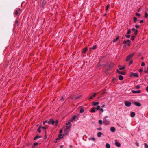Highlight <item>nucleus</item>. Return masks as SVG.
I'll list each match as a JSON object with an SVG mask.
<instances>
[{"mask_svg": "<svg viewBox=\"0 0 148 148\" xmlns=\"http://www.w3.org/2000/svg\"><path fill=\"white\" fill-rule=\"evenodd\" d=\"M140 90L135 91L134 90L132 91V92L133 93H140Z\"/></svg>", "mask_w": 148, "mask_h": 148, "instance_id": "obj_13", "label": "nucleus"}, {"mask_svg": "<svg viewBox=\"0 0 148 148\" xmlns=\"http://www.w3.org/2000/svg\"><path fill=\"white\" fill-rule=\"evenodd\" d=\"M101 66V64L99 63V64L97 66V69L99 68V67H100Z\"/></svg>", "mask_w": 148, "mask_h": 148, "instance_id": "obj_34", "label": "nucleus"}, {"mask_svg": "<svg viewBox=\"0 0 148 148\" xmlns=\"http://www.w3.org/2000/svg\"><path fill=\"white\" fill-rule=\"evenodd\" d=\"M96 46L95 45V46H94L90 48V49H96Z\"/></svg>", "mask_w": 148, "mask_h": 148, "instance_id": "obj_35", "label": "nucleus"}, {"mask_svg": "<svg viewBox=\"0 0 148 148\" xmlns=\"http://www.w3.org/2000/svg\"><path fill=\"white\" fill-rule=\"evenodd\" d=\"M99 104L98 102H93V105L94 106H95L98 105Z\"/></svg>", "mask_w": 148, "mask_h": 148, "instance_id": "obj_21", "label": "nucleus"}, {"mask_svg": "<svg viewBox=\"0 0 148 148\" xmlns=\"http://www.w3.org/2000/svg\"><path fill=\"white\" fill-rule=\"evenodd\" d=\"M114 64L113 63H108L107 64H105L104 66L105 67H107V68H109L112 67L114 66Z\"/></svg>", "mask_w": 148, "mask_h": 148, "instance_id": "obj_3", "label": "nucleus"}, {"mask_svg": "<svg viewBox=\"0 0 148 148\" xmlns=\"http://www.w3.org/2000/svg\"><path fill=\"white\" fill-rule=\"evenodd\" d=\"M134 34H137V32H138V30H136L135 31Z\"/></svg>", "mask_w": 148, "mask_h": 148, "instance_id": "obj_47", "label": "nucleus"}, {"mask_svg": "<svg viewBox=\"0 0 148 148\" xmlns=\"http://www.w3.org/2000/svg\"><path fill=\"white\" fill-rule=\"evenodd\" d=\"M47 122V121H44L43 122V124H45V123Z\"/></svg>", "mask_w": 148, "mask_h": 148, "instance_id": "obj_62", "label": "nucleus"}, {"mask_svg": "<svg viewBox=\"0 0 148 148\" xmlns=\"http://www.w3.org/2000/svg\"><path fill=\"white\" fill-rule=\"evenodd\" d=\"M144 72L145 73H148V67L147 68L146 70Z\"/></svg>", "mask_w": 148, "mask_h": 148, "instance_id": "obj_37", "label": "nucleus"}, {"mask_svg": "<svg viewBox=\"0 0 148 148\" xmlns=\"http://www.w3.org/2000/svg\"><path fill=\"white\" fill-rule=\"evenodd\" d=\"M135 27L136 28H138L139 27V26L137 25H135Z\"/></svg>", "mask_w": 148, "mask_h": 148, "instance_id": "obj_54", "label": "nucleus"}, {"mask_svg": "<svg viewBox=\"0 0 148 148\" xmlns=\"http://www.w3.org/2000/svg\"><path fill=\"white\" fill-rule=\"evenodd\" d=\"M38 143L37 142H35L34 143V146H36L38 145Z\"/></svg>", "mask_w": 148, "mask_h": 148, "instance_id": "obj_46", "label": "nucleus"}, {"mask_svg": "<svg viewBox=\"0 0 148 148\" xmlns=\"http://www.w3.org/2000/svg\"><path fill=\"white\" fill-rule=\"evenodd\" d=\"M130 76L131 77L133 76L136 77H138V75L137 73L131 72L130 73Z\"/></svg>", "mask_w": 148, "mask_h": 148, "instance_id": "obj_5", "label": "nucleus"}, {"mask_svg": "<svg viewBox=\"0 0 148 148\" xmlns=\"http://www.w3.org/2000/svg\"><path fill=\"white\" fill-rule=\"evenodd\" d=\"M71 126V124L69 122L66 123V129H68Z\"/></svg>", "mask_w": 148, "mask_h": 148, "instance_id": "obj_8", "label": "nucleus"}, {"mask_svg": "<svg viewBox=\"0 0 148 148\" xmlns=\"http://www.w3.org/2000/svg\"><path fill=\"white\" fill-rule=\"evenodd\" d=\"M137 20V18L135 17L133 18V21L134 22H136Z\"/></svg>", "mask_w": 148, "mask_h": 148, "instance_id": "obj_29", "label": "nucleus"}, {"mask_svg": "<svg viewBox=\"0 0 148 148\" xmlns=\"http://www.w3.org/2000/svg\"><path fill=\"white\" fill-rule=\"evenodd\" d=\"M125 36L127 38H129L130 37V35H126Z\"/></svg>", "mask_w": 148, "mask_h": 148, "instance_id": "obj_44", "label": "nucleus"}, {"mask_svg": "<svg viewBox=\"0 0 148 148\" xmlns=\"http://www.w3.org/2000/svg\"><path fill=\"white\" fill-rule=\"evenodd\" d=\"M88 48L87 47H85L83 50V53H84L87 51Z\"/></svg>", "mask_w": 148, "mask_h": 148, "instance_id": "obj_15", "label": "nucleus"}, {"mask_svg": "<svg viewBox=\"0 0 148 148\" xmlns=\"http://www.w3.org/2000/svg\"><path fill=\"white\" fill-rule=\"evenodd\" d=\"M145 148H148V145L146 143L144 144Z\"/></svg>", "mask_w": 148, "mask_h": 148, "instance_id": "obj_30", "label": "nucleus"}, {"mask_svg": "<svg viewBox=\"0 0 148 148\" xmlns=\"http://www.w3.org/2000/svg\"><path fill=\"white\" fill-rule=\"evenodd\" d=\"M64 132H65V133L64 134L65 135L67 134L69 132L68 129H67L66 128L64 130Z\"/></svg>", "mask_w": 148, "mask_h": 148, "instance_id": "obj_22", "label": "nucleus"}, {"mask_svg": "<svg viewBox=\"0 0 148 148\" xmlns=\"http://www.w3.org/2000/svg\"><path fill=\"white\" fill-rule=\"evenodd\" d=\"M100 111H101L102 112H103V110L102 108H100L99 110Z\"/></svg>", "mask_w": 148, "mask_h": 148, "instance_id": "obj_49", "label": "nucleus"}, {"mask_svg": "<svg viewBox=\"0 0 148 148\" xmlns=\"http://www.w3.org/2000/svg\"><path fill=\"white\" fill-rule=\"evenodd\" d=\"M119 36H117L115 39H114V40H113V42H116L119 39Z\"/></svg>", "mask_w": 148, "mask_h": 148, "instance_id": "obj_17", "label": "nucleus"}, {"mask_svg": "<svg viewBox=\"0 0 148 148\" xmlns=\"http://www.w3.org/2000/svg\"><path fill=\"white\" fill-rule=\"evenodd\" d=\"M41 128L40 127L38 128V132H39L40 133L41 132Z\"/></svg>", "mask_w": 148, "mask_h": 148, "instance_id": "obj_36", "label": "nucleus"}, {"mask_svg": "<svg viewBox=\"0 0 148 148\" xmlns=\"http://www.w3.org/2000/svg\"><path fill=\"white\" fill-rule=\"evenodd\" d=\"M115 145H116V146L117 147H120L121 146V144L117 142H116L115 143Z\"/></svg>", "mask_w": 148, "mask_h": 148, "instance_id": "obj_16", "label": "nucleus"}, {"mask_svg": "<svg viewBox=\"0 0 148 148\" xmlns=\"http://www.w3.org/2000/svg\"><path fill=\"white\" fill-rule=\"evenodd\" d=\"M143 22V20H141L140 21V23H142Z\"/></svg>", "mask_w": 148, "mask_h": 148, "instance_id": "obj_63", "label": "nucleus"}, {"mask_svg": "<svg viewBox=\"0 0 148 148\" xmlns=\"http://www.w3.org/2000/svg\"><path fill=\"white\" fill-rule=\"evenodd\" d=\"M110 131L112 132H114L115 131V129L114 127H112L110 129Z\"/></svg>", "mask_w": 148, "mask_h": 148, "instance_id": "obj_14", "label": "nucleus"}, {"mask_svg": "<svg viewBox=\"0 0 148 148\" xmlns=\"http://www.w3.org/2000/svg\"><path fill=\"white\" fill-rule=\"evenodd\" d=\"M119 69L121 70H123L124 69L125 67L124 66H123V67H121V66L119 65Z\"/></svg>", "mask_w": 148, "mask_h": 148, "instance_id": "obj_25", "label": "nucleus"}, {"mask_svg": "<svg viewBox=\"0 0 148 148\" xmlns=\"http://www.w3.org/2000/svg\"><path fill=\"white\" fill-rule=\"evenodd\" d=\"M127 45L128 46H130V42H131L130 41V40H127Z\"/></svg>", "mask_w": 148, "mask_h": 148, "instance_id": "obj_28", "label": "nucleus"}, {"mask_svg": "<svg viewBox=\"0 0 148 148\" xmlns=\"http://www.w3.org/2000/svg\"><path fill=\"white\" fill-rule=\"evenodd\" d=\"M106 148H110V146L109 144L107 143L106 144Z\"/></svg>", "mask_w": 148, "mask_h": 148, "instance_id": "obj_18", "label": "nucleus"}, {"mask_svg": "<svg viewBox=\"0 0 148 148\" xmlns=\"http://www.w3.org/2000/svg\"><path fill=\"white\" fill-rule=\"evenodd\" d=\"M21 11L20 8L18 9L17 10H16L15 12L14 13V14L15 15H17L19 13H21Z\"/></svg>", "mask_w": 148, "mask_h": 148, "instance_id": "obj_6", "label": "nucleus"}, {"mask_svg": "<svg viewBox=\"0 0 148 148\" xmlns=\"http://www.w3.org/2000/svg\"><path fill=\"white\" fill-rule=\"evenodd\" d=\"M117 73L119 74H121L122 75H124L125 74V73L124 72H123L122 71H120L119 70L117 69Z\"/></svg>", "mask_w": 148, "mask_h": 148, "instance_id": "obj_12", "label": "nucleus"}, {"mask_svg": "<svg viewBox=\"0 0 148 148\" xmlns=\"http://www.w3.org/2000/svg\"><path fill=\"white\" fill-rule=\"evenodd\" d=\"M136 15L138 16H140V14L137 13H136Z\"/></svg>", "mask_w": 148, "mask_h": 148, "instance_id": "obj_40", "label": "nucleus"}, {"mask_svg": "<svg viewBox=\"0 0 148 148\" xmlns=\"http://www.w3.org/2000/svg\"><path fill=\"white\" fill-rule=\"evenodd\" d=\"M80 97V96H77L75 97V99H77L79 98Z\"/></svg>", "mask_w": 148, "mask_h": 148, "instance_id": "obj_52", "label": "nucleus"}, {"mask_svg": "<svg viewBox=\"0 0 148 148\" xmlns=\"http://www.w3.org/2000/svg\"><path fill=\"white\" fill-rule=\"evenodd\" d=\"M96 109L95 107L92 108L90 110V112L91 113L95 112Z\"/></svg>", "mask_w": 148, "mask_h": 148, "instance_id": "obj_9", "label": "nucleus"}, {"mask_svg": "<svg viewBox=\"0 0 148 148\" xmlns=\"http://www.w3.org/2000/svg\"><path fill=\"white\" fill-rule=\"evenodd\" d=\"M146 90L148 92V86L146 88Z\"/></svg>", "mask_w": 148, "mask_h": 148, "instance_id": "obj_60", "label": "nucleus"}, {"mask_svg": "<svg viewBox=\"0 0 148 148\" xmlns=\"http://www.w3.org/2000/svg\"><path fill=\"white\" fill-rule=\"evenodd\" d=\"M100 109V107L99 106H98L96 108V110H99Z\"/></svg>", "mask_w": 148, "mask_h": 148, "instance_id": "obj_31", "label": "nucleus"}, {"mask_svg": "<svg viewBox=\"0 0 148 148\" xmlns=\"http://www.w3.org/2000/svg\"><path fill=\"white\" fill-rule=\"evenodd\" d=\"M148 16V14L147 13H146V12L145 13V17L146 18H147Z\"/></svg>", "mask_w": 148, "mask_h": 148, "instance_id": "obj_33", "label": "nucleus"}, {"mask_svg": "<svg viewBox=\"0 0 148 148\" xmlns=\"http://www.w3.org/2000/svg\"><path fill=\"white\" fill-rule=\"evenodd\" d=\"M140 87V86H139V85H138V86H136V88L137 89H139Z\"/></svg>", "mask_w": 148, "mask_h": 148, "instance_id": "obj_45", "label": "nucleus"}, {"mask_svg": "<svg viewBox=\"0 0 148 148\" xmlns=\"http://www.w3.org/2000/svg\"><path fill=\"white\" fill-rule=\"evenodd\" d=\"M64 136V135H63L62 134H60L58 135V138H57L56 139V140H60V139L63 138V137Z\"/></svg>", "mask_w": 148, "mask_h": 148, "instance_id": "obj_11", "label": "nucleus"}, {"mask_svg": "<svg viewBox=\"0 0 148 148\" xmlns=\"http://www.w3.org/2000/svg\"><path fill=\"white\" fill-rule=\"evenodd\" d=\"M102 91H103V92L102 93V94H104V93H106V92H105V91H104V90H102Z\"/></svg>", "mask_w": 148, "mask_h": 148, "instance_id": "obj_61", "label": "nucleus"}, {"mask_svg": "<svg viewBox=\"0 0 148 148\" xmlns=\"http://www.w3.org/2000/svg\"><path fill=\"white\" fill-rule=\"evenodd\" d=\"M39 127H40L41 129H43V130H45V127H42V126H40Z\"/></svg>", "mask_w": 148, "mask_h": 148, "instance_id": "obj_38", "label": "nucleus"}, {"mask_svg": "<svg viewBox=\"0 0 148 148\" xmlns=\"http://www.w3.org/2000/svg\"><path fill=\"white\" fill-rule=\"evenodd\" d=\"M131 104V103L129 101H125V104L127 107H130Z\"/></svg>", "mask_w": 148, "mask_h": 148, "instance_id": "obj_7", "label": "nucleus"}, {"mask_svg": "<svg viewBox=\"0 0 148 148\" xmlns=\"http://www.w3.org/2000/svg\"><path fill=\"white\" fill-rule=\"evenodd\" d=\"M119 79L120 80H122L123 79V78L122 75H120L119 76Z\"/></svg>", "mask_w": 148, "mask_h": 148, "instance_id": "obj_20", "label": "nucleus"}, {"mask_svg": "<svg viewBox=\"0 0 148 148\" xmlns=\"http://www.w3.org/2000/svg\"><path fill=\"white\" fill-rule=\"evenodd\" d=\"M143 71V70L142 69H140L139 70V71L140 72H141Z\"/></svg>", "mask_w": 148, "mask_h": 148, "instance_id": "obj_58", "label": "nucleus"}, {"mask_svg": "<svg viewBox=\"0 0 148 148\" xmlns=\"http://www.w3.org/2000/svg\"><path fill=\"white\" fill-rule=\"evenodd\" d=\"M141 66H145V64L144 62H143L141 63Z\"/></svg>", "mask_w": 148, "mask_h": 148, "instance_id": "obj_39", "label": "nucleus"}, {"mask_svg": "<svg viewBox=\"0 0 148 148\" xmlns=\"http://www.w3.org/2000/svg\"><path fill=\"white\" fill-rule=\"evenodd\" d=\"M98 123L100 125H101L103 123V121L101 120L100 119L98 121Z\"/></svg>", "mask_w": 148, "mask_h": 148, "instance_id": "obj_24", "label": "nucleus"}, {"mask_svg": "<svg viewBox=\"0 0 148 148\" xmlns=\"http://www.w3.org/2000/svg\"><path fill=\"white\" fill-rule=\"evenodd\" d=\"M131 33V30H128L127 31V34H130Z\"/></svg>", "mask_w": 148, "mask_h": 148, "instance_id": "obj_41", "label": "nucleus"}, {"mask_svg": "<svg viewBox=\"0 0 148 148\" xmlns=\"http://www.w3.org/2000/svg\"><path fill=\"white\" fill-rule=\"evenodd\" d=\"M134 55V53H132L130 54V55H128L126 59V61H129L130 59H131L132 57Z\"/></svg>", "mask_w": 148, "mask_h": 148, "instance_id": "obj_4", "label": "nucleus"}, {"mask_svg": "<svg viewBox=\"0 0 148 148\" xmlns=\"http://www.w3.org/2000/svg\"><path fill=\"white\" fill-rule=\"evenodd\" d=\"M107 116H106L103 119V122L104 124L105 125H108L110 124V121L109 120L106 119L105 118Z\"/></svg>", "mask_w": 148, "mask_h": 148, "instance_id": "obj_2", "label": "nucleus"}, {"mask_svg": "<svg viewBox=\"0 0 148 148\" xmlns=\"http://www.w3.org/2000/svg\"><path fill=\"white\" fill-rule=\"evenodd\" d=\"M109 5H108L107 7H106V11H107L108 10V8H109Z\"/></svg>", "mask_w": 148, "mask_h": 148, "instance_id": "obj_48", "label": "nucleus"}, {"mask_svg": "<svg viewBox=\"0 0 148 148\" xmlns=\"http://www.w3.org/2000/svg\"><path fill=\"white\" fill-rule=\"evenodd\" d=\"M127 41H124L123 43L124 44H127Z\"/></svg>", "mask_w": 148, "mask_h": 148, "instance_id": "obj_50", "label": "nucleus"}, {"mask_svg": "<svg viewBox=\"0 0 148 148\" xmlns=\"http://www.w3.org/2000/svg\"><path fill=\"white\" fill-rule=\"evenodd\" d=\"M93 97V96H90V97H89V99H92Z\"/></svg>", "mask_w": 148, "mask_h": 148, "instance_id": "obj_55", "label": "nucleus"}, {"mask_svg": "<svg viewBox=\"0 0 148 148\" xmlns=\"http://www.w3.org/2000/svg\"><path fill=\"white\" fill-rule=\"evenodd\" d=\"M131 116L132 117H134L135 116V113L134 112H132L130 114Z\"/></svg>", "mask_w": 148, "mask_h": 148, "instance_id": "obj_19", "label": "nucleus"}, {"mask_svg": "<svg viewBox=\"0 0 148 148\" xmlns=\"http://www.w3.org/2000/svg\"><path fill=\"white\" fill-rule=\"evenodd\" d=\"M97 130H101L102 129L101 128H97Z\"/></svg>", "mask_w": 148, "mask_h": 148, "instance_id": "obj_57", "label": "nucleus"}, {"mask_svg": "<svg viewBox=\"0 0 148 148\" xmlns=\"http://www.w3.org/2000/svg\"><path fill=\"white\" fill-rule=\"evenodd\" d=\"M89 140H92L93 141H95V138H90L89 139Z\"/></svg>", "mask_w": 148, "mask_h": 148, "instance_id": "obj_32", "label": "nucleus"}, {"mask_svg": "<svg viewBox=\"0 0 148 148\" xmlns=\"http://www.w3.org/2000/svg\"><path fill=\"white\" fill-rule=\"evenodd\" d=\"M96 93H95L94 94H93V97H95L96 96Z\"/></svg>", "mask_w": 148, "mask_h": 148, "instance_id": "obj_56", "label": "nucleus"}, {"mask_svg": "<svg viewBox=\"0 0 148 148\" xmlns=\"http://www.w3.org/2000/svg\"><path fill=\"white\" fill-rule=\"evenodd\" d=\"M62 132V130H61L60 131V134H61Z\"/></svg>", "mask_w": 148, "mask_h": 148, "instance_id": "obj_64", "label": "nucleus"}, {"mask_svg": "<svg viewBox=\"0 0 148 148\" xmlns=\"http://www.w3.org/2000/svg\"><path fill=\"white\" fill-rule=\"evenodd\" d=\"M41 137L40 136H36V137L34 138V140H36V139L37 138H40Z\"/></svg>", "mask_w": 148, "mask_h": 148, "instance_id": "obj_27", "label": "nucleus"}, {"mask_svg": "<svg viewBox=\"0 0 148 148\" xmlns=\"http://www.w3.org/2000/svg\"><path fill=\"white\" fill-rule=\"evenodd\" d=\"M132 30H133V31H135L136 30V29H135V28H132Z\"/></svg>", "mask_w": 148, "mask_h": 148, "instance_id": "obj_59", "label": "nucleus"}, {"mask_svg": "<svg viewBox=\"0 0 148 148\" xmlns=\"http://www.w3.org/2000/svg\"><path fill=\"white\" fill-rule=\"evenodd\" d=\"M134 38L135 37L134 36H132L131 38V40H134Z\"/></svg>", "mask_w": 148, "mask_h": 148, "instance_id": "obj_43", "label": "nucleus"}, {"mask_svg": "<svg viewBox=\"0 0 148 148\" xmlns=\"http://www.w3.org/2000/svg\"><path fill=\"white\" fill-rule=\"evenodd\" d=\"M84 109L83 108H81V109L80 110L79 112H80V113H82L84 112Z\"/></svg>", "mask_w": 148, "mask_h": 148, "instance_id": "obj_26", "label": "nucleus"}, {"mask_svg": "<svg viewBox=\"0 0 148 148\" xmlns=\"http://www.w3.org/2000/svg\"><path fill=\"white\" fill-rule=\"evenodd\" d=\"M134 105L140 107L141 106V104L140 103L138 102H134L133 103Z\"/></svg>", "mask_w": 148, "mask_h": 148, "instance_id": "obj_10", "label": "nucleus"}, {"mask_svg": "<svg viewBox=\"0 0 148 148\" xmlns=\"http://www.w3.org/2000/svg\"><path fill=\"white\" fill-rule=\"evenodd\" d=\"M101 135L102 133L101 132H99L97 134V136L99 137H100L101 136Z\"/></svg>", "mask_w": 148, "mask_h": 148, "instance_id": "obj_23", "label": "nucleus"}, {"mask_svg": "<svg viewBox=\"0 0 148 148\" xmlns=\"http://www.w3.org/2000/svg\"><path fill=\"white\" fill-rule=\"evenodd\" d=\"M133 61H131L130 62V65L131 64L133 63Z\"/></svg>", "mask_w": 148, "mask_h": 148, "instance_id": "obj_53", "label": "nucleus"}, {"mask_svg": "<svg viewBox=\"0 0 148 148\" xmlns=\"http://www.w3.org/2000/svg\"><path fill=\"white\" fill-rule=\"evenodd\" d=\"M76 116H73V118H72V120H74V119H75V118H76Z\"/></svg>", "mask_w": 148, "mask_h": 148, "instance_id": "obj_42", "label": "nucleus"}, {"mask_svg": "<svg viewBox=\"0 0 148 148\" xmlns=\"http://www.w3.org/2000/svg\"><path fill=\"white\" fill-rule=\"evenodd\" d=\"M136 145H137V146H139V143L137 142L136 143Z\"/></svg>", "mask_w": 148, "mask_h": 148, "instance_id": "obj_51", "label": "nucleus"}, {"mask_svg": "<svg viewBox=\"0 0 148 148\" xmlns=\"http://www.w3.org/2000/svg\"><path fill=\"white\" fill-rule=\"evenodd\" d=\"M58 123V121L56 120L55 121L53 120V119H51L49 121H48V124H51L53 125L56 126Z\"/></svg>", "mask_w": 148, "mask_h": 148, "instance_id": "obj_1", "label": "nucleus"}]
</instances>
